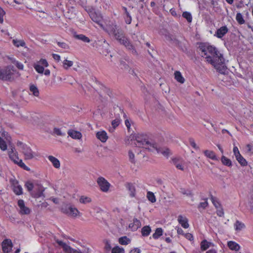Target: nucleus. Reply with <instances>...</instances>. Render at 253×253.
<instances>
[{"mask_svg": "<svg viewBox=\"0 0 253 253\" xmlns=\"http://www.w3.org/2000/svg\"><path fill=\"white\" fill-rule=\"evenodd\" d=\"M207 62L213 66L220 73H223L225 70L224 59L217 49L209 55Z\"/></svg>", "mask_w": 253, "mask_h": 253, "instance_id": "f257e3e1", "label": "nucleus"}, {"mask_svg": "<svg viewBox=\"0 0 253 253\" xmlns=\"http://www.w3.org/2000/svg\"><path fill=\"white\" fill-rule=\"evenodd\" d=\"M134 145L136 147H142L149 151H156L158 153H161L164 156H168L169 154V150L167 148L158 147L155 143H152L148 141L147 139L141 141H136Z\"/></svg>", "mask_w": 253, "mask_h": 253, "instance_id": "f03ea898", "label": "nucleus"}, {"mask_svg": "<svg viewBox=\"0 0 253 253\" xmlns=\"http://www.w3.org/2000/svg\"><path fill=\"white\" fill-rule=\"evenodd\" d=\"M119 34H117L114 38L119 43L125 46L129 50H131L133 54H136V51L134 48L133 46L129 42L128 39L125 36L123 31L121 29L119 31Z\"/></svg>", "mask_w": 253, "mask_h": 253, "instance_id": "7ed1b4c3", "label": "nucleus"}, {"mask_svg": "<svg viewBox=\"0 0 253 253\" xmlns=\"http://www.w3.org/2000/svg\"><path fill=\"white\" fill-rule=\"evenodd\" d=\"M198 48L201 51V56L205 57L206 60L209 55H210L217 49L215 47L210 45L208 43H200Z\"/></svg>", "mask_w": 253, "mask_h": 253, "instance_id": "20e7f679", "label": "nucleus"}, {"mask_svg": "<svg viewBox=\"0 0 253 253\" xmlns=\"http://www.w3.org/2000/svg\"><path fill=\"white\" fill-rule=\"evenodd\" d=\"M18 146H20L22 152L24 156L25 160H31L32 159L36 154L35 152L32 151L31 148L28 146L27 145L23 144L21 142H18L17 143Z\"/></svg>", "mask_w": 253, "mask_h": 253, "instance_id": "39448f33", "label": "nucleus"}, {"mask_svg": "<svg viewBox=\"0 0 253 253\" xmlns=\"http://www.w3.org/2000/svg\"><path fill=\"white\" fill-rule=\"evenodd\" d=\"M13 67H7L0 70V79L3 81H12L13 80L14 70Z\"/></svg>", "mask_w": 253, "mask_h": 253, "instance_id": "423d86ee", "label": "nucleus"}, {"mask_svg": "<svg viewBox=\"0 0 253 253\" xmlns=\"http://www.w3.org/2000/svg\"><path fill=\"white\" fill-rule=\"evenodd\" d=\"M61 210L63 213L73 217H76L80 213L77 208L68 204L62 206Z\"/></svg>", "mask_w": 253, "mask_h": 253, "instance_id": "0eeeda50", "label": "nucleus"}, {"mask_svg": "<svg viewBox=\"0 0 253 253\" xmlns=\"http://www.w3.org/2000/svg\"><path fill=\"white\" fill-rule=\"evenodd\" d=\"M97 183L102 191L106 192L109 190L110 184L104 177H98L97 180Z\"/></svg>", "mask_w": 253, "mask_h": 253, "instance_id": "6e6552de", "label": "nucleus"}, {"mask_svg": "<svg viewBox=\"0 0 253 253\" xmlns=\"http://www.w3.org/2000/svg\"><path fill=\"white\" fill-rule=\"evenodd\" d=\"M89 15L93 21L99 25H102V17L100 14L97 13L93 11H90Z\"/></svg>", "mask_w": 253, "mask_h": 253, "instance_id": "1a4fd4ad", "label": "nucleus"}, {"mask_svg": "<svg viewBox=\"0 0 253 253\" xmlns=\"http://www.w3.org/2000/svg\"><path fill=\"white\" fill-rule=\"evenodd\" d=\"M120 29L121 28L117 25L112 24L107 26L106 31L110 36H112L114 38L117 34H119V31Z\"/></svg>", "mask_w": 253, "mask_h": 253, "instance_id": "9d476101", "label": "nucleus"}, {"mask_svg": "<svg viewBox=\"0 0 253 253\" xmlns=\"http://www.w3.org/2000/svg\"><path fill=\"white\" fill-rule=\"evenodd\" d=\"M18 206L20 208L19 213L21 214H29L30 212V209L26 207L24 202L23 200H19L18 201Z\"/></svg>", "mask_w": 253, "mask_h": 253, "instance_id": "9b49d317", "label": "nucleus"}, {"mask_svg": "<svg viewBox=\"0 0 253 253\" xmlns=\"http://www.w3.org/2000/svg\"><path fill=\"white\" fill-rule=\"evenodd\" d=\"M228 29L226 26H222L217 30L215 32V36L218 38H222L227 32Z\"/></svg>", "mask_w": 253, "mask_h": 253, "instance_id": "f8f14e48", "label": "nucleus"}, {"mask_svg": "<svg viewBox=\"0 0 253 253\" xmlns=\"http://www.w3.org/2000/svg\"><path fill=\"white\" fill-rule=\"evenodd\" d=\"M96 137L102 142H105L108 139V136L105 131H98L96 134Z\"/></svg>", "mask_w": 253, "mask_h": 253, "instance_id": "ddd939ff", "label": "nucleus"}, {"mask_svg": "<svg viewBox=\"0 0 253 253\" xmlns=\"http://www.w3.org/2000/svg\"><path fill=\"white\" fill-rule=\"evenodd\" d=\"M177 220L183 228H187L189 227V225L188 223V219L186 217L180 215L178 216Z\"/></svg>", "mask_w": 253, "mask_h": 253, "instance_id": "4468645a", "label": "nucleus"}, {"mask_svg": "<svg viewBox=\"0 0 253 253\" xmlns=\"http://www.w3.org/2000/svg\"><path fill=\"white\" fill-rule=\"evenodd\" d=\"M68 134L73 139H80L82 136L80 132L74 130H69L68 131Z\"/></svg>", "mask_w": 253, "mask_h": 253, "instance_id": "2eb2a0df", "label": "nucleus"}, {"mask_svg": "<svg viewBox=\"0 0 253 253\" xmlns=\"http://www.w3.org/2000/svg\"><path fill=\"white\" fill-rule=\"evenodd\" d=\"M48 159L52 163L53 166L56 169H59L60 167V161L55 157L52 156H49Z\"/></svg>", "mask_w": 253, "mask_h": 253, "instance_id": "dca6fc26", "label": "nucleus"}, {"mask_svg": "<svg viewBox=\"0 0 253 253\" xmlns=\"http://www.w3.org/2000/svg\"><path fill=\"white\" fill-rule=\"evenodd\" d=\"M126 187L129 192V195L131 197H134L135 196V187L134 185L131 183H126Z\"/></svg>", "mask_w": 253, "mask_h": 253, "instance_id": "f3484780", "label": "nucleus"}, {"mask_svg": "<svg viewBox=\"0 0 253 253\" xmlns=\"http://www.w3.org/2000/svg\"><path fill=\"white\" fill-rule=\"evenodd\" d=\"M172 162L175 167L179 169L184 170V167L182 165V161L177 158H173Z\"/></svg>", "mask_w": 253, "mask_h": 253, "instance_id": "a211bd4d", "label": "nucleus"}, {"mask_svg": "<svg viewBox=\"0 0 253 253\" xmlns=\"http://www.w3.org/2000/svg\"><path fill=\"white\" fill-rule=\"evenodd\" d=\"M141 224L140 221L137 218H134L133 223L129 224V227L132 229L133 230H137L138 228L140 227Z\"/></svg>", "mask_w": 253, "mask_h": 253, "instance_id": "6ab92c4d", "label": "nucleus"}, {"mask_svg": "<svg viewBox=\"0 0 253 253\" xmlns=\"http://www.w3.org/2000/svg\"><path fill=\"white\" fill-rule=\"evenodd\" d=\"M179 192L180 193L184 195H186V196L189 197H193L194 194L192 190L190 189H185L184 188H180Z\"/></svg>", "mask_w": 253, "mask_h": 253, "instance_id": "aec40b11", "label": "nucleus"}, {"mask_svg": "<svg viewBox=\"0 0 253 253\" xmlns=\"http://www.w3.org/2000/svg\"><path fill=\"white\" fill-rule=\"evenodd\" d=\"M201 249L202 251H206L211 246H213V244L211 243L208 242L206 240H204L201 243Z\"/></svg>", "mask_w": 253, "mask_h": 253, "instance_id": "412c9836", "label": "nucleus"}, {"mask_svg": "<svg viewBox=\"0 0 253 253\" xmlns=\"http://www.w3.org/2000/svg\"><path fill=\"white\" fill-rule=\"evenodd\" d=\"M204 153L207 157H208L212 160H217L215 154L212 151L206 150L204 151Z\"/></svg>", "mask_w": 253, "mask_h": 253, "instance_id": "4be33fe9", "label": "nucleus"}, {"mask_svg": "<svg viewBox=\"0 0 253 253\" xmlns=\"http://www.w3.org/2000/svg\"><path fill=\"white\" fill-rule=\"evenodd\" d=\"M30 92L33 95L36 97H39L40 92L38 88L34 84H31L29 88Z\"/></svg>", "mask_w": 253, "mask_h": 253, "instance_id": "5701e85b", "label": "nucleus"}, {"mask_svg": "<svg viewBox=\"0 0 253 253\" xmlns=\"http://www.w3.org/2000/svg\"><path fill=\"white\" fill-rule=\"evenodd\" d=\"M227 245L229 248L231 250L237 251H239L240 248V246L233 241H229L227 243Z\"/></svg>", "mask_w": 253, "mask_h": 253, "instance_id": "b1692460", "label": "nucleus"}, {"mask_svg": "<svg viewBox=\"0 0 253 253\" xmlns=\"http://www.w3.org/2000/svg\"><path fill=\"white\" fill-rule=\"evenodd\" d=\"M74 37L75 39L79 40H81L84 42L88 43L90 42V40H89V39L88 37H87L86 36H85V35H83V34H80V35L75 34L74 35Z\"/></svg>", "mask_w": 253, "mask_h": 253, "instance_id": "393cba45", "label": "nucleus"}, {"mask_svg": "<svg viewBox=\"0 0 253 253\" xmlns=\"http://www.w3.org/2000/svg\"><path fill=\"white\" fill-rule=\"evenodd\" d=\"M174 78L179 83L183 84L185 82L184 78L182 77L179 71H175L174 73Z\"/></svg>", "mask_w": 253, "mask_h": 253, "instance_id": "a878e982", "label": "nucleus"}, {"mask_svg": "<svg viewBox=\"0 0 253 253\" xmlns=\"http://www.w3.org/2000/svg\"><path fill=\"white\" fill-rule=\"evenodd\" d=\"M55 242L58 244L59 246L61 247L65 252H67L70 249V246L67 245L65 243L58 239H55Z\"/></svg>", "mask_w": 253, "mask_h": 253, "instance_id": "bb28decb", "label": "nucleus"}, {"mask_svg": "<svg viewBox=\"0 0 253 253\" xmlns=\"http://www.w3.org/2000/svg\"><path fill=\"white\" fill-rule=\"evenodd\" d=\"M12 43L17 47H19L20 46L24 47L26 45V43L23 40L17 39H13L12 40Z\"/></svg>", "mask_w": 253, "mask_h": 253, "instance_id": "cd10ccee", "label": "nucleus"}, {"mask_svg": "<svg viewBox=\"0 0 253 253\" xmlns=\"http://www.w3.org/2000/svg\"><path fill=\"white\" fill-rule=\"evenodd\" d=\"M123 9L124 10L126 15L125 17L126 23L127 24H130L131 22V17L129 12L127 11V8L126 7H123Z\"/></svg>", "mask_w": 253, "mask_h": 253, "instance_id": "c85d7f7f", "label": "nucleus"}, {"mask_svg": "<svg viewBox=\"0 0 253 253\" xmlns=\"http://www.w3.org/2000/svg\"><path fill=\"white\" fill-rule=\"evenodd\" d=\"M119 242L121 245H126L130 242V240L126 236H124L119 238Z\"/></svg>", "mask_w": 253, "mask_h": 253, "instance_id": "c756f323", "label": "nucleus"}, {"mask_svg": "<svg viewBox=\"0 0 253 253\" xmlns=\"http://www.w3.org/2000/svg\"><path fill=\"white\" fill-rule=\"evenodd\" d=\"M151 231V228L149 226H145L141 229L142 235L143 236H147L150 234Z\"/></svg>", "mask_w": 253, "mask_h": 253, "instance_id": "7c9ffc66", "label": "nucleus"}, {"mask_svg": "<svg viewBox=\"0 0 253 253\" xmlns=\"http://www.w3.org/2000/svg\"><path fill=\"white\" fill-rule=\"evenodd\" d=\"M221 161L222 164L226 166L231 167L232 165L231 161L224 156L221 157Z\"/></svg>", "mask_w": 253, "mask_h": 253, "instance_id": "2f4dec72", "label": "nucleus"}, {"mask_svg": "<svg viewBox=\"0 0 253 253\" xmlns=\"http://www.w3.org/2000/svg\"><path fill=\"white\" fill-rule=\"evenodd\" d=\"M163 229L161 228H158L156 229L155 232L153 234V237L155 239H158L163 234Z\"/></svg>", "mask_w": 253, "mask_h": 253, "instance_id": "473e14b6", "label": "nucleus"}, {"mask_svg": "<svg viewBox=\"0 0 253 253\" xmlns=\"http://www.w3.org/2000/svg\"><path fill=\"white\" fill-rule=\"evenodd\" d=\"M236 159L242 166L244 167L247 165V161L241 155H240L237 157H236Z\"/></svg>", "mask_w": 253, "mask_h": 253, "instance_id": "72a5a7b5", "label": "nucleus"}, {"mask_svg": "<svg viewBox=\"0 0 253 253\" xmlns=\"http://www.w3.org/2000/svg\"><path fill=\"white\" fill-rule=\"evenodd\" d=\"M234 226L236 231H240L245 227V224L239 220H237L236 221L235 223L234 224Z\"/></svg>", "mask_w": 253, "mask_h": 253, "instance_id": "f704fd0d", "label": "nucleus"}, {"mask_svg": "<svg viewBox=\"0 0 253 253\" xmlns=\"http://www.w3.org/2000/svg\"><path fill=\"white\" fill-rule=\"evenodd\" d=\"M15 158L17 159L18 161V163L17 165L20 166L21 168H23L24 169L29 171L30 170V168L27 167L25 164L23 162L21 159H19L17 156H15Z\"/></svg>", "mask_w": 253, "mask_h": 253, "instance_id": "c9c22d12", "label": "nucleus"}, {"mask_svg": "<svg viewBox=\"0 0 253 253\" xmlns=\"http://www.w3.org/2000/svg\"><path fill=\"white\" fill-rule=\"evenodd\" d=\"M73 65V62L72 61H69L67 59H65L63 62V66L64 68L66 70L68 69L69 68L72 66Z\"/></svg>", "mask_w": 253, "mask_h": 253, "instance_id": "e433bc0d", "label": "nucleus"}, {"mask_svg": "<svg viewBox=\"0 0 253 253\" xmlns=\"http://www.w3.org/2000/svg\"><path fill=\"white\" fill-rule=\"evenodd\" d=\"M34 67L36 71L39 73L42 74L44 72L43 67L38 63L35 64L34 65Z\"/></svg>", "mask_w": 253, "mask_h": 253, "instance_id": "4c0bfd02", "label": "nucleus"}, {"mask_svg": "<svg viewBox=\"0 0 253 253\" xmlns=\"http://www.w3.org/2000/svg\"><path fill=\"white\" fill-rule=\"evenodd\" d=\"M182 16L185 18L188 22H191L192 20V17L191 13L187 11H185L182 13Z\"/></svg>", "mask_w": 253, "mask_h": 253, "instance_id": "58836bf2", "label": "nucleus"}, {"mask_svg": "<svg viewBox=\"0 0 253 253\" xmlns=\"http://www.w3.org/2000/svg\"><path fill=\"white\" fill-rule=\"evenodd\" d=\"M147 139V136L144 134L138 133L135 136V140L136 141H141L142 140Z\"/></svg>", "mask_w": 253, "mask_h": 253, "instance_id": "ea45409f", "label": "nucleus"}, {"mask_svg": "<svg viewBox=\"0 0 253 253\" xmlns=\"http://www.w3.org/2000/svg\"><path fill=\"white\" fill-rule=\"evenodd\" d=\"M236 19L240 24H243L245 21L242 15L240 13H238L236 15Z\"/></svg>", "mask_w": 253, "mask_h": 253, "instance_id": "a19ab883", "label": "nucleus"}, {"mask_svg": "<svg viewBox=\"0 0 253 253\" xmlns=\"http://www.w3.org/2000/svg\"><path fill=\"white\" fill-rule=\"evenodd\" d=\"M13 191L16 195H19L22 194V188L19 185L13 187Z\"/></svg>", "mask_w": 253, "mask_h": 253, "instance_id": "79ce46f5", "label": "nucleus"}, {"mask_svg": "<svg viewBox=\"0 0 253 253\" xmlns=\"http://www.w3.org/2000/svg\"><path fill=\"white\" fill-rule=\"evenodd\" d=\"M91 199L88 197L82 196L80 199V202L84 204L90 203Z\"/></svg>", "mask_w": 253, "mask_h": 253, "instance_id": "37998d69", "label": "nucleus"}, {"mask_svg": "<svg viewBox=\"0 0 253 253\" xmlns=\"http://www.w3.org/2000/svg\"><path fill=\"white\" fill-rule=\"evenodd\" d=\"M129 161L132 164L135 163V156L131 150H129L128 153Z\"/></svg>", "mask_w": 253, "mask_h": 253, "instance_id": "c03bdc74", "label": "nucleus"}, {"mask_svg": "<svg viewBox=\"0 0 253 253\" xmlns=\"http://www.w3.org/2000/svg\"><path fill=\"white\" fill-rule=\"evenodd\" d=\"M211 200L212 204H213V205L216 209L220 208V204L219 203V202L218 201L216 198H215L211 195Z\"/></svg>", "mask_w": 253, "mask_h": 253, "instance_id": "a18cd8bd", "label": "nucleus"}, {"mask_svg": "<svg viewBox=\"0 0 253 253\" xmlns=\"http://www.w3.org/2000/svg\"><path fill=\"white\" fill-rule=\"evenodd\" d=\"M0 148L2 151H5L7 149L6 142L1 137H0Z\"/></svg>", "mask_w": 253, "mask_h": 253, "instance_id": "49530a36", "label": "nucleus"}, {"mask_svg": "<svg viewBox=\"0 0 253 253\" xmlns=\"http://www.w3.org/2000/svg\"><path fill=\"white\" fill-rule=\"evenodd\" d=\"M147 197L148 200L152 203H155L156 202L155 196L152 192H148L147 193Z\"/></svg>", "mask_w": 253, "mask_h": 253, "instance_id": "de8ad7c7", "label": "nucleus"}, {"mask_svg": "<svg viewBox=\"0 0 253 253\" xmlns=\"http://www.w3.org/2000/svg\"><path fill=\"white\" fill-rule=\"evenodd\" d=\"M124 249L118 246L114 247L112 250V253H124Z\"/></svg>", "mask_w": 253, "mask_h": 253, "instance_id": "09e8293b", "label": "nucleus"}, {"mask_svg": "<svg viewBox=\"0 0 253 253\" xmlns=\"http://www.w3.org/2000/svg\"><path fill=\"white\" fill-rule=\"evenodd\" d=\"M31 194L33 197L38 198L42 196L43 192L42 190H39L37 193H34L32 192L31 193Z\"/></svg>", "mask_w": 253, "mask_h": 253, "instance_id": "8fccbe9b", "label": "nucleus"}, {"mask_svg": "<svg viewBox=\"0 0 253 253\" xmlns=\"http://www.w3.org/2000/svg\"><path fill=\"white\" fill-rule=\"evenodd\" d=\"M53 133L58 136H64L65 135V133L62 132L60 128L57 127L54 128Z\"/></svg>", "mask_w": 253, "mask_h": 253, "instance_id": "3c124183", "label": "nucleus"}, {"mask_svg": "<svg viewBox=\"0 0 253 253\" xmlns=\"http://www.w3.org/2000/svg\"><path fill=\"white\" fill-rule=\"evenodd\" d=\"M189 143L191 146L196 150H198L199 149V147L196 144L195 140L193 138H190L189 139Z\"/></svg>", "mask_w": 253, "mask_h": 253, "instance_id": "603ef678", "label": "nucleus"}, {"mask_svg": "<svg viewBox=\"0 0 253 253\" xmlns=\"http://www.w3.org/2000/svg\"><path fill=\"white\" fill-rule=\"evenodd\" d=\"M25 186L29 192H32L34 188V185L32 182L28 181L26 182Z\"/></svg>", "mask_w": 253, "mask_h": 253, "instance_id": "864d4df0", "label": "nucleus"}, {"mask_svg": "<svg viewBox=\"0 0 253 253\" xmlns=\"http://www.w3.org/2000/svg\"><path fill=\"white\" fill-rule=\"evenodd\" d=\"M38 64H40L43 67H47L48 66V63L46 59H41L38 62Z\"/></svg>", "mask_w": 253, "mask_h": 253, "instance_id": "5fc2aeb1", "label": "nucleus"}, {"mask_svg": "<svg viewBox=\"0 0 253 253\" xmlns=\"http://www.w3.org/2000/svg\"><path fill=\"white\" fill-rule=\"evenodd\" d=\"M208 206V203L207 202V199H205V201L203 202H201L198 205V208L205 209Z\"/></svg>", "mask_w": 253, "mask_h": 253, "instance_id": "6e6d98bb", "label": "nucleus"}, {"mask_svg": "<svg viewBox=\"0 0 253 253\" xmlns=\"http://www.w3.org/2000/svg\"><path fill=\"white\" fill-rule=\"evenodd\" d=\"M57 44L59 46L62 48L68 49L69 48V46L65 42H57Z\"/></svg>", "mask_w": 253, "mask_h": 253, "instance_id": "4d7b16f0", "label": "nucleus"}, {"mask_svg": "<svg viewBox=\"0 0 253 253\" xmlns=\"http://www.w3.org/2000/svg\"><path fill=\"white\" fill-rule=\"evenodd\" d=\"M120 124V120L119 119H116L112 122V126L114 128H115Z\"/></svg>", "mask_w": 253, "mask_h": 253, "instance_id": "13d9d810", "label": "nucleus"}, {"mask_svg": "<svg viewBox=\"0 0 253 253\" xmlns=\"http://www.w3.org/2000/svg\"><path fill=\"white\" fill-rule=\"evenodd\" d=\"M5 12L3 9L0 7V23H2L3 22V16L5 15Z\"/></svg>", "mask_w": 253, "mask_h": 253, "instance_id": "bf43d9fd", "label": "nucleus"}, {"mask_svg": "<svg viewBox=\"0 0 253 253\" xmlns=\"http://www.w3.org/2000/svg\"><path fill=\"white\" fill-rule=\"evenodd\" d=\"M216 213H217V215H218L220 217H222L224 215L223 210L220 207V208H218V209H217Z\"/></svg>", "mask_w": 253, "mask_h": 253, "instance_id": "052dcab7", "label": "nucleus"}, {"mask_svg": "<svg viewBox=\"0 0 253 253\" xmlns=\"http://www.w3.org/2000/svg\"><path fill=\"white\" fill-rule=\"evenodd\" d=\"M13 63L14 64H15V65L16 66V67L20 70H23V65L21 63H20L18 61H14L13 62Z\"/></svg>", "mask_w": 253, "mask_h": 253, "instance_id": "680f3d73", "label": "nucleus"}, {"mask_svg": "<svg viewBox=\"0 0 253 253\" xmlns=\"http://www.w3.org/2000/svg\"><path fill=\"white\" fill-rule=\"evenodd\" d=\"M233 153L234 155H235V157H237L238 156H239L240 154V152L238 150V148L237 146H234L233 148Z\"/></svg>", "mask_w": 253, "mask_h": 253, "instance_id": "e2e57ef3", "label": "nucleus"}, {"mask_svg": "<svg viewBox=\"0 0 253 253\" xmlns=\"http://www.w3.org/2000/svg\"><path fill=\"white\" fill-rule=\"evenodd\" d=\"M247 148L248 152L253 154V145L248 144L247 145Z\"/></svg>", "mask_w": 253, "mask_h": 253, "instance_id": "0e129e2a", "label": "nucleus"}, {"mask_svg": "<svg viewBox=\"0 0 253 253\" xmlns=\"http://www.w3.org/2000/svg\"><path fill=\"white\" fill-rule=\"evenodd\" d=\"M66 253H82L80 251H78L76 250H75L71 247L70 248V249L68 250Z\"/></svg>", "mask_w": 253, "mask_h": 253, "instance_id": "69168bd1", "label": "nucleus"}, {"mask_svg": "<svg viewBox=\"0 0 253 253\" xmlns=\"http://www.w3.org/2000/svg\"><path fill=\"white\" fill-rule=\"evenodd\" d=\"M10 182L13 187L18 185V181L15 179L11 178L10 179Z\"/></svg>", "mask_w": 253, "mask_h": 253, "instance_id": "338daca9", "label": "nucleus"}, {"mask_svg": "<svg viewBox=\"0 0 253 253\" xmlns=\"http://www.w3.org/2000/svg\"><path fill=\"white\" fill-rule=\"evenodd\" d=\"M184 236L186 239L190 241H192L193 240V236L190 233H186L184 234Z\"/></svg>", "mask_w": 253, "mask_h": 253, "instance_id": "774afa93", "label": "nucleus"}]
</instances>
